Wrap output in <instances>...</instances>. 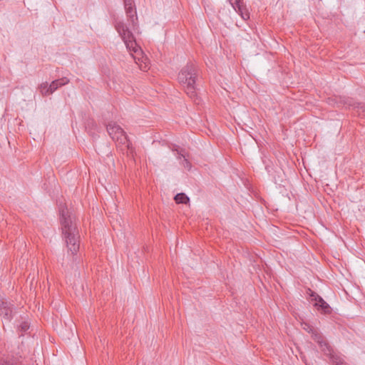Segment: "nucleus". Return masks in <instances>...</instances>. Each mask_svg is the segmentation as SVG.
<instances>
[{"label": "nucleus", "instance_id": "nucleus-12", "mask_svg": "<svg viewBox=\"0 0 365 365\" xmlns=\"http://www.w3.org/2000/svg\"><path fill=\"white\" fill-rule=\"evenodd\" d=\"M173 150H176L178 152V158L179 159H180L181 158H184V160H185V165H185V167L190 168V166H191L190 163L187 159V158H188V155L185 153V150L184 149H181L180 150H178V148H174Z\"/></svg>", "mask_w": 365, "mask_h": 365}, {"label": "nucleus", "instance_id": "nucleus-5", "mask_svg": "<svg viewBox=\"0 0 365 365\" xmlns=\"http://www.w3.org/2000/svg\"><path fill=\"white\" fill-rule=\"evenodd\" d=\"M124 8L126 13L128 21L131 26L133 30L138 29V19L137 16L136 8L133 0H123Z\"/></svg>", "mask_w": 365, "mask_h": 365}, {"label": "nucleus", "instance_id": "nucleus-9", "mask_svg": "<svg viewBox=\"0 0 365 365\" xmlns=\"http://www.w3.org/2000/svg\"><path fill=\"white\" fill-rule=\"evenodd\" d=\"M325 355L329 357L330 363L332 365H346L344 359L334 353L333 348L331 349L330 354Z\"/></svg>", "mask_w": 365, "mask_h": 365}, {"label": "nucleus", "instance_id": "nucleus-13", "mask_svg": "<svg viewBox=\"0 0 365 365\" xmlns=\"http://www.w3.org/2000/svg\"><path fill=\"white\" fill-rule=\"evenodd\" d=\"M319 308L320 309H317L323 314H330L332 312V308L326 302L322 303V304H320Z\"/></svg>", "mask_w": 365, "mask_h": 365}, {"label": "nucleus", "instance_id": "nucleus-19", "mask_svg": "<svg viewBox=\"0 0 365 365\" xmlns=\"http://www.w3.org/2000/svg\"><path fill=\"white\" fill-rule=\"evenodd\" d=\"M358 108L359 109L361 110V111L359 112V115H363V116H365V105L359 103Z\"/></svg>", "mask_w": 365, "mask_h": 365}, {"label": "nucleus", "instance_id": "nucleus-11", "mask_svg": "<svg viewBox=\"0 0 365 365\" xmlns=\"http://www.w3.org/2000/svg\"><path fill=\"white\" fill-rule=\"evenodd\" d=\"M174 199L175 202L178 204H187L190 200L189 197L185 193L182 192L177 194L175 196Z\"/></svg>", "mask_w": 365, "mask_h": 365}, {"label": "nucleus", "instance_id": "nucleus-4", "mask_svg": "<svg viewBox=\"0 0 365 365\" xmlns=\"http://www.w3.org/2000/svg\"><path fill=\"white\" fill-rule=\"evenodd\" d=\"M107 132L118 145L130 148V142L125 131L115 123H110L106 126Z\"/></svg>", "mask_w": 365, "mask_h": 365}, {"label": "nucleus", "instance_id": "nucleus-1", "mask_svg": "<svg viewBox=\"0 0 365 365\" xmlns=\"http://www.w3.org/2000/svg\"><path fill=\"white\" fill-rule=\"evenodd\" d=\"M61 223L68 252L74 255L80 247V235L76 223L73 221L66 207L60 208Z\"/></svg>", "mask_w": 365, "mask_h": 365}, {"label": "nucleus", "instance_id": "nucleus-10", "mask_svg": "<svg viewBox=\"0 0 365 365\" xmlns=\"http://www.w3.org/2000/svg\"><path fill=\"white\" fill-rule=\"evenodd\" d=\"M235 6L232 7L237 12H238L240 14L243 19L246 20L250 18V14L247 11H245V9L243 7L242 2L240 3L239 7L237 5Z\"/></svg>", "mask_w": 365, "mask_h": 365}, {"label": "nucleus", "instance_id": "nucleus-8", "mask_svg": "<svg viewBox=\"0 0 365 365\" xmlns=\"http://www.w3.org/2000/svg\"><path fill=\"white\" fill-rule=\"evenodd\" d=\"M69 83V79L66 77H63L55 81H53L49 85L48 90L50 93H53L55 91H56L59 87L66 85Z\"/></svg>", "mask_w": 365, "mask_h": 365}, {"label": "nucleus", "instance_id": "nucleus-15", "mask_svg": "<svg viewBox=\"0 0 365 365\" xmlns=\"http://www.w3.org/2000/svg\"><path fill=\"white\" fill-rule=\"evenodd\" d=\"M49 86L48 85L47 82L43 83L40 85L39 89L43 96H48L51 94L48 90Z\"/></svg>", "mask_w": 365, "mask_h": 365}, {"label": "nucleus", "instance_id": "nucleus-6", "mask_svg": "<svg viewBox=\"0 0 365 365\" xmlns=\"http://www.w3.org/2000/svg\"><path fill=\"white\" fill-rule=\"evenodd\" d=\"M312 339L318 344L321 351L324 354H330L331 349L332 348L329 344L326 338L317 330L312 334Z\"/></svg>", "mask_w": 365, "mask_h": 365}, {"label": "nucleus", "instance_id": "nucleus-16", "mask_svg": "<svg viewBox=\"0 0 365 365\" xmlns=\"http://www.w3.org/2000/svg\"><path fill=\"white\" fill-rule=\"evenodd\" d=\"M29 324L26 322H24L21 324L19 327V331L21 332V335H23L24 332L29 330Z\"/></svg>", "mask_w": 365, "mask_h": 365}, {"label": "nucleus", "instance_id": "nucleus-21", "mask_svg": "<svg viewBox=\"0 0 365 365\" xmlns=\"http://www.w3.org/2000/svg\"><path fill=\"white\" fill-rule=\"evenodd\" d=\"M305 364L306 365H310L309 364H308L307 361H305Z\"/></svg>", "mask_w": 365, "mask_h": 365}, {"label": "nucleus", "instance_id": "nucleus-3", "mask_svg": "<svg viewBox=\"0 0 365 365\" xmlns=\"http://www.w3.org/2000/svg\"><path fill=\"white\" fill-rule=\"evenodd\" d=\"M114 26L115 29L124 41L127 48L130 51L136 53L138 51L139 47L136 43L133 33L130 31L128 27L122 21H115Z\"/></svg>", "mask_w": 365, "mask_h": 365}, {"label": "nucleus", "instance_id": "nucleus-18", "mask_svg": "<svg viewBox=\"0 0 365 365\" xmlns=\"http://www.w3.org/2000/svg\"><path fill=\"white\" fill-rule=\"evenodd\" d=\"M324 302H325V301L322 297L319 296V297L317 298V299L314 302L313 305L316 309H320V304H322Z\"/></svg>", "mask_w": 365, "mask_h": 365}, {"label": "nucleus", "instance_id": "nucleus-17", "mask_svg": "<svg viewBox=\"0 0 365 365\" xmlns=\"http://www.w3.org/2000/svg\"><path fill=\"white\" fill-rule=\"evenodd\" d=\"M302 326H303V329L304 330L307 331L309 333H311V334H312L314 331L317 330L312 326H311L310 324H309L307 323L302 324Z\"/></svg>", "mask_w": 365, "mask_h": 365}, {"label": "nucleus", "instance_id": "nucleus-7", "mask_svg": "<svg viewBox=\"0 0 365 365\" xmlns=\"http://www.w3.org/2000/svg\"><path fill=\"white\" fill-rule=\"evenodd\" d=\"M13 304L0 296V316L10 321L14 317Z\"/></svg>", "mask_w": 365, "mask_h": 365}, {"label": "nucleus", "instance_id": "nucleus-2", "mask_svg": "<svg viewBox=\"0 0 365 365\" xmlns=\"http://www.w3.org/2000/svg\"><path fill=\"white\" fill-rule=\"evenodd\" d=\"M198 76L197 66L193 63H188L178 73V81L186 94L194 101L197 100L196 79Z\"/></svg>", "mask_w": 365, "mask_h": 365}, {"label": "nucleus", "instance_id": "nucleus-20", "mask_svg": "<svg viewBox=\"0 0 365 365\" xmlns=\"http://www.w3.org/2000/svg\"><path fill=\"white\" fill-rule=\"evenodd\" d=\"M232 6L237 5L239 7L240 3H242V0H229Z\"/></svg>", "mask_w": 365, "mask_h": 365}, {"label": "nucleus", "instance_id": "nucleus-14", "mask_svg": "<svg viewBox=\"0 0 365 365\" xmlns=\"http://www.w3.org/2000/svg\"><path fill=\"white\" fill-rule=\"evenodd\" d=\"M306 294L308 296V299L312 302H315L319 295L315 292L312 291L310 288H308L306 291Z\"/></svg>", "mask_w": 365, "mask_h": 365}]
</instances>
